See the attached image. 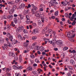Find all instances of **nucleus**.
I'll list each match as a JSON object with an SVG mask.
<instances>
[{"instance_id":"nucleus-1","label":"nucleus","mask_w":76,"mask_h":76,"mask_svg":"<svg viewBox=\"0 0 76 76\" xmlns=\"http://www.w3.org/2000/svg\"><path fill=\"white\" fill-rule=\"evenodd\" d=\"M36 16H39L40 18H41V16H43V17H42L41 18V20L42 22L44 23V20H45V16L44 15H39V13H37L36 14Z\"/></svg>"},{"instance_id":"nucleus-2","label":"nucleus","mask_w":76,"mask_h":76,"mask_svg":"<svg viewBox=\"0 0 76 76\" xmlns=\"http://www.w3.org/2000/svg\"><path fill=\"white\" fill-rule=\"evenodd\" d=\"M23 28V27L22 26L18 27L16 29V32L17 33H19V32H21Z\"/></svg>"},{"instance_id":"nucleus-3","label":"nucleus","mask_w":76,"mask_h":76,"mask_svg":"<svg viewBox=\"0 0 76 76\" xmlns=\"http://www.w3.org/2000/svg\"><path fill=\"white\" fill-rule=\"evenodd\" d=\"M66 37H68V38H74L75 37V34H72L71 36L70 35V33L67 32L66 33Z\"/></svg>"},{"instance_id":"nucleus-4","label":"nucleus","mask_w":76,"mask_h":76,"mask_svg":"<svg viewBox=\"0 0 76 76\" xmlns=\"http://www.w3.org/2000/svg\"><path fill=\"white\" fill-rule=\"evenodd\" d=\"M25 7V4L24 3H22L19 7V9H24V7Z\"/></svg>"},{"instance_id":"nucleus-5","label":"nucleus","mask_w":76,"mask_h":76,"mask_svg":"<svg viewBox=\"0 0 76 76\" xmlns=\"http://www.w3.org/2000/svg\"><path fill=\"white\" fill-rule=\"evenodd\" d=\"M7 3L8 4H10L11 5H12V6H13V5L15 4V2L14 1H8L7 2Z\"/></svg>"},{"instance_id":"nucleus-6","label":"nucleus","mask_w":76,"mask_h":76,"mask_svg":"<svg viewBox=\"0 0 76 76\" xmlns=\"http://www.w3.org/2000/svg\"><path fill=\"white\" fill-rule=\"evenodd\" d=\"M47 29H48L47 27H45L42 30V32L43 34H45V33H47L48 31H47Z\"/></svg>"},{"instance_id":"nucleus-7","label":"nucleus","mask_w":76,"mask_h":76,"mask_svg":"<svg viewBox=\"0 0 76 76\" xmlns=\"http://www.w3.org/2000/svg\"><path fill=\"white\" fill-rule=\"evenodd\" d=\"M38 30L37 29H34L33 31V33L34 34H36L37 33H38Z\"/></svg>"},{"instance_id":"nucleus-8","label":"nucleus","mask_w":76,"mask_h":76,"mask_svg":"<svg viewBox=\"0 0 76 76\" xmlns=\"http://www.w3.org/2000/svg\"><path fill=\"white\" fill-rule=\"evenodd\" d=\"M31 7L33 8L32 9H33L34 10H37L38 9V7H37V6H34V4H31Z\"/></svg>"},{"instance_id":"nucleus-9","label":"nucleus","mask_w":76,"mask_h":76,"mask_svg":"<svg viewBox=\"0 0 76 76\" xmlns=\"http://www.w3.org/2000/svg\"><path fill=\"white\" fill-rule=\"evenodd\" d=\"M56 43L58 45H61L62 44V41L61 40H59L56 41Z\"/></svg>"},{"instance_id":"nucleus-10","label":"nucleus","mask_w":76,"mask_h":76,"mask_svg":"<svg viewBox=\"0 0 76 76\" xmlns=\"http://www.w3.org/2000/svg\"><path fill=\"white\" fill-rule=\"evenodd\" d=\"M48 32L49 34H51V35H52L53 34V30L51 29H49L48 30Z\"/></svg>"},{"instance_id":"nucleus-11","label":"nucleus","mask_w":76,"mask_h":76,"mask_svg":"<svg viewBox=\"0 0 76 76\" xmlns=\"http://www.w3.org/2000/svg\"><path fill=\"white\" fill-rule=\"evenodd\" d=\"M14 12H15V11L12 9L9 11L8 12L9 13H10V14H12Z\"/></svg>"},{"instance_id":"nucleus-12","label":"nucleus","mask_w":76,"mask_h":76,"mask_svg":"<svg viewBox=\"0 0 76 76\" xmlns=\"http://www.w3.org/2000/svg\"><path fill=\"white\" fill-rule=\"evenodd\" d=\"M36 12H37V11L35 10H34L33 9H31V12L33 14H35L36 13Z\"/></svg>"},{"instance_id":"nucleus-13","label":"nucleus","mask_w":76,"mask_h":76,"mask_svg":"<svg viewBox=\"0 0 76 76\" xmlns=\"http://www.w3.org/2000/svg\"><path fill=\"white\" fill-rule=\"evenodd\" d=\"M7 45L9 47H12V44L11 43H10L9 42H7Z\"/></svg>"},{"instance_id":"nucleus-14","label":"nucleus","mask_w":76,"mask_h":76,"mask_svg":"<svg viewBox=\"0 0 76 76\" xmlns=\"http://www.w3.org/2000/svg\"><path fill=\"white\" fill-rule=\"evenodd\" d=\"M26 70L27 71H29V70H32V67L31 66H29L26 69Z\"/></svg>"},{"instance_id":"nucleus-15","label":"nucleus","mask_w":76,"mask_h":76,"mask_svg":"<svg viewBox=\"0 0 76 76\" xmlns=\"http://www.w3.org/2000/svg\"><path fill=\"white\" fill-rule=\"evenodd\" d=\"M45 41V44H46L47 43V42H48V41H50V40L48 39H43Z\"/></svg>"},{"instance_id":"nucleus-16","label":"nucleus","mask_w":76,"mask_h":76,"mask_svg":"<svg viewBox=\"0 0 76 76\" xmlns=\"http://www.w3.org/2000/svg\"><path fill=\"white\" fill-rule=\"evenodd\" d=\"M30 19L26 20V23L27 24H29V23H30Z\"/></svg>"},{"instance_id":"nucleus-17","label":"nucleus","mask_w":76,"mask_h":76,"mask_svg":"<svg viewBox=\"0 0 76 76\" xmlns=\"http://www.w3.org/2000/svg\"><path fill=\"white\" fill-rule=\"evenodd\" d=\"M9 56H12V57H15V54L12 52H10L9 53Z\"/></svg>"},{"instance_id":"nucleus-18","label":"nucleus","mask_w":76,"mask_h":76,"mask_svg":"<svg viewBox=\"0 0 76 76\" xmlns=\"http://www.w3.org/2000/svg\"><path fill=\"white\" fill-rule=\"evenodd\" d=\"M29 44L27 42H25L24 43V45L25 47L26 48L28 46Z\"/></svg>"},{"instance_id":"nucleus-19","label":"nucleus","mask_w":76,"mask_h":76,"mask_svg":"<svg viewBox=\"0 0 76 76\" xmlns=\"http://www.w3.org/2000/svg\"><path fill=\"white\" fill-rule=\"evenodd\" d=\"M55 16H57L58 15V11H56L54 13Z\"/></svg>"},{"instance_id":"nucleus-20","label":"nucleus","mask_w":76,"mask_h":76,"mask_svg":"<svg viewBox=\"0 0 76 76\" xmlns=\"http://www.w3.org/2000/svg\"><path fill=\"white\" fill-rule=\"evenodd\" d=\"M65 16L66 18H70V16H69V15L67 14V13H65Z\"/></svg>"},{"instance_id":"nucleus-21","label":"nucleus","mask_w":76,"mask_h":76,"mask_svg":"<svg viewBox=\"0 0 76 76\" xmlns=\"http://www.w3.org/2000/svg\"><path fill=\"white\" fill-rule=\"evenodd\" d=\"M23 31L24 34H27L28 33V31L25 29H23Z\"/></svg>"},{"instance_id":"nucleus-22","label":"nucleus","mask_w":76,"mask_h":76,"mask_svg":"<svg viewBox=\"0 0 76 76\" xmlns=\"http://www.w3.org/2000/svg\"><path fill=\"white\" fill-rule=\"evenodd\" d=\"M14 22L15 23H17L18 20H17V18H14Z\"/></svg>"},{"instance_id":"nucleus-23","label":"nucleus","mask_w":76,"mask_h":76,"mask_svg":"<svg viewBox=\"0 0 76 76\" xmlns=\"http://www.w3.org/2000/svg\"><path fill=\"white\" fill-rule=\"evenodd\" d=\"M69 40L71 42H74L75 41V39L73 38H69Z\"/></svg>"},{"instance_id":"nucleus-24","label":"nucleus","mask_w":76,"mask_h":76,"mask_svg":"<svg viewBox=\"0 0 76 76\" xmlns=\"http://www.w3.org/2000/svg\"><path fill=\"white\" fill-rule=\"evenodd\" d=\"M35 44L33 43L32 45L31 46V50H33V49L34 48V47H35Z\"/></svg>"},{"instance_id":"nucleus-25","label":"nucleus","mask_w":76,"mask_h":76,"mask_svg":"<svg viewBox=\"0 0 76 76\" xmlns=\"http://www.w3.org/2000/svg\"><path fill=\"white\" fill-rule=\"evenodd\" d=\"M16 6L15 5H14L13 7H12V9L14 11L16 10Z\"/></svg>"},{"instance_id":"nucleus-26","label":"nucleus","mask_w":76,"mask_h":76,"mask_svg":"<svg viewBox=\"0 0 76 76\" xmlns=\"http://www.w3.org/2000/svg\"><path fill=\"white\" fill-rule=\"evenodd\" d=\"M19 61L21 62L22 61V56L21 55H20L19 56Z\"/></svg>"},{"instance_id":"nucleus-27","label":"nucleus","mask_w":76,"mask_h":76,"mask_svg":"<svg viewBox=\"0 0 76 76\" xmlns=\"http://www.w3.org/2000/svg\"><path fill=\"white\" fill-rule=\"evenodd\" d=\"M2 18L3 19H7V16L6 15H4L3 16Z\"/></svg>"},{"instance_id":"nucleus-28","label":"nucleus","mask_w":76,"mask_h":76,"mask_svg":"<svg viewBox=\"0 0 76 76\" xmlns=\"http://www.w3.org/2000/svg\"><path fill=\"white\" fill-rule=\"evenodd\" d=\"M11 9L10 8V7L9 6H7L5 8V10H10V9Z\"/></svg>"},{"instance_id":"nucleus-29","label":"nucleus","mask_w":76,"mask_h":76,"mask_svg":"<svg viewBox=\"0 0 76 76\" xmlns=\"http://www.w3.org/2000/svg\"><path fill=\"white\" fill-rule=\"evenodd\" d=\"M26 20L30 19V17H29V16L28 15H26Z\"/></svg>"},{"instance_id":"nucleus-30","label":"nucleus","mask_w":76,"mask_h":76,"mask_svg":"<svg viewBox=\"0 0 76 76\" xmlns=\"http://www.w3.org/2000/svg\"><path fill=\"white\" fill-rule=\"evenodd\" d=\"M69 3V2H67L66 1H64V6H66L67 4Z\"/></svg>"},{"instance_id":"nucleus-31","label":"nucleus","mask_w":76,"mask_h":76,"mask_svg":"<svg viewBox=\"0 0 76 76\" xmlns=\"http://www.w3.org/2000/svg\"><path fill=\"white\" fill-rule=\"evenodd\" d=\"M53 5L58 4V3L56 1H53Z\"/></svg>"},{"instance_id":"nucleus-32","label":"nucleus","mask_w":76,"mask_h":76,"mask_svg":"<svg viewBox=\"0 0 76 76\" xmlns=\"http://www.w3.org/2000/svg\"><path fill=\"white\" fill-rule=\"evenodd\" d=\"M70 63L72 64H75V62L72 59H71L70 60Z\"/></svg>"},{"instance_id":"nucleus-33","label":"nucleus","mask_w":76,"mask_h":76,"mask_svg":"<svg viewBox=\"0 0 76 76\" xmlns=\"http://www.w3.org/2000/svg\"><path fill=\"white\" fill-rule=\"evenodd\" d=\"M9 18L11 19H13V16L12 15H10L9 16Z\"/></svg>"},{"instance_id":"nucleus-34","label":"nucleus","mask_w":76,"mask_h":76,"mask_svg":"<svg viewBox=\"0 0 76 76\" xmlns=\"http://www.w3.org/2000/svg\"><path fill=\"white\" fill-rule=\"evenodd\" d=\"M13 68L14 69H18V66H13Z\"/></svg>"},{"instance_id":"nucleus-35","label":"nucleus","mask_w":76,"mask_h":76,"mask_svg":"<svg viewBox=\"0 0 76 76\" xmlns=\"http://www.w3.org/2000/svg\"><path fill=\"white\" fill-rule=\"evenodd\" d=\"M36 48L37 49V50H40V47H39V46H36Z\"/></svg>"},{"instance_id":"nucleus-36","label":"nucleus","mask_w":76,"mask_h":76,"mask_svg":"<svg viewBox=\"0 0 76 76\" xmlns=\"http://www.w3.org/2000/svg\"><path fill=\"white\" fill-rule=\"evenodd\" d=\"M13 42L14 44H17L18 42V41L16 40H14Z\"/></svg>"},{"instance_id":"nucleus-37","label":"nucleus","mask_w":76,"mask_h":76,"mask_svg":"<svg viewBox=\"0 0 76 76\" xmlns=\"http://www.w3.org/2000/svg\"><path fill=\"white\" fill-rule=\"evenodd\" d=\"M17 22H18V23H21V20H20L19 18H18V21Z\"/></svg>"},{"instance_id":"nucleus-38","label":"nucleus","mask_w":76,"mask_h":76,"mask_svg":"<svg viewBox=\"0 0 76 76\" xmlns=\"http://www.w3.org/2000/svg\"><path fill=\"white\" fill-rule=\"evenodd\" d=\"M53 1H50L51 3L49 4V6H50V7H51V6L53 5V2L52 3Z\"/></svg>"},{"instance_id":"nucleus-39","label":"nucleus","mask_w":76,"mask_h":76,"mask_svg":"<svg viewBox=\"0 0 76 76\" xmlns=\"http://www.w3.org/2000/svg\"><path fill=\"white\" fill-rule=\"evenodd\" d=\"M76 11L74 12V14H72V16L74 17V18H75L76 17Z\"/></svg>"},{"instance_id":"nucleus-40","label":"nucleus","mask_w":76,"mask_h":76,"mask_svg":"<svg viewBox=\"0 0 76 76\" xmlns=\"http://www.w3.org/2000/svg\"><path fill=\"white\" fill-rule=\"evenodd\" d=\"M41 20H39L38 21V24L39 25H41Z\"/></svg>"},{"instance_id":"nucleus-41","label":"nucleus","mask_w":76,"mask_h":76,"mask_svg":"<svg viewBox=\"0 0 76 76\" xmlns=\"http://www.w3.org/2000/svg\"><path fill=\"white\" fill-rule=\"evenodd\" d=\"M11 26H13V27H15V25L14 24V23L13 22H12L11 24Z\"/></svg>"},{"instance_id":"nucleus-42","label":"nucleus","mask_w":76,"mask_h":76,"mask_svg":"<svg viewBox=\"0 0 76 76\" xmlns=\"http://www.w3.org/2000/svg\"><path fill=\"white\" fill-rule=\"evenodd\" d=\"M6 76H11V75H10V73H8L5 74V75Z\"/></svg>"},{"instance_id":"nucleus-43","label":"nucleus","mask_w":76,"mask_h":76,"mask_svg":"<svg viewBox=\"0 0 76 76\" xmlns=\"http://www.w3.org/2000/svg\"><path fill=\"white\" fill-rule=\"evenodd\" d=\"M35 61L36 63H39V61L38 60V59L37 58H36L35 59Z\"/></svg>"},{"instance_id":"nucleus-44","label":"nucleus","mask_w":76,"mask_h":76,"mask_svg":"<svg viewBox=\"0 0 76 76\" xmlns=\"http://www.w3.org/2000/svg\"><path fill=\"white\" fill-rule=\"evenodd\" d=\"M32 58H35V56L33 55V54H32L31 56H30Z\"/></svg>"},{"instance_id":"nucleus-45","label":"nucleus","mask_w":76,"mask_h":76,"mask_svg":"<svg viewBox=\"0 0 76 76\" xmlns=\"http://www.w3.org/2000/svg\"><path fill=\"white\" fill-rule=\"evenodd\" d=\"M17 37L18 38H22V36H21V35L20 34L18 35Z\"/></svg>"},{"instance_id":"nucleus-46","label":"nucleus","mask_w":76,"mask_h":76,"mask_svg":"<svg viewBox=\"0 0 76 76\" xmlns=\"http://www.w3.org/2000/svg\"><path fill=\"white\" fill-rule=\"evenodd\" d=\"M4 42V40L3 39H2L1 40V41H0V43L1 44H3Z\"/></svg>"},{"instance_id":"nucleus-47","label":"nucleus","mask_w":76,"mask_h":76,"mask_svg":"<svg viewBox=\"0 0 76 76\" xmlns=\"http://www.w3.org/2000/svg\"><path fill=\"white\" fill-rule=\"evenodd\" d=\"M7 71H8V72H9L10 70H11V68L9 67L7 69Z\"/></svg>"},{"instance_id":"nucleus-48","label":"nucleus","mask_w":76,"mask_h":76,"mask_svg":"<svg viewBox=\"0 0 76 76\" xmlns=\"http://www.w3.org/2000/svg\"><path fill=\"white\" fill-rule=\"evenodd\" d=\"M51 18L53 19H55V18H56V17L52 15L51 16Z\"/></svg>"},{"instance_id":"nucleus-49","label":"nucleus","mask_w":76,"mask_h":76,"mask_svg":"<svg viewBox=\"0 0 76 76\" xmlns=\"http://www.w3.org/2000/svg\"><path fill=\"white\" fill-rule=\"evenodd\" d=\"M31 7V4H28V6L27 7V9H29V8H30Z\"/></svg>"},{"instance_id":"nucleus-50","label":"nucleus","mask_w":76,"mask_h":76,"mask_svg":"<svg viewBox=\"0 0 76 76\" xmlns=\"http://www.w3.org/2000/svg\"><path fill=\"white\" fill-rule=\"evenodd\" d=\"M22 0H15V3H18L19 1H21Z\"/></svg>"},{"instance_id":"nucleus-51","label":"nucleus","mask_w":76,"mask_h":76,"mask_svg":"<svg viewBox=\"0 0 76 76\" xmlns=\"http://www.w3.org/2000/svg\"><path fill=\"white\" fill-rule=\"evenodd\" d=\"M19 16H20V19H21V20H22V19H23V17H22V15H21L20 14V15H19Z\"/></svg>"},{"instance_id":"nucleus-52","label":"nucleus","mask_w":76,"mask_h":76,"mask_svg":"<svg viewBox=\"0 0 76 76\" xmlns=\"http://www.w3.org/2000/svg\"><path fill=\"white\" fill-rule=\"evenodd\" d=\"M15 60H18V59H19V58H18V57L16 56L14 58Z\"/></svg>"},{"instance_id":"nucleus-53","label":"nucleus","mask_w":76,"mask_h":76,"mask_svg":"<svg viewBox=\"0 0 76 76\" xmlns=\"http://www.w3.org/2000/svg\"><path fill=\"white\" fill-rule=\"evenodd\" d=\"M32 25L34 26H37V24L35 23H33Z\"/></svg>"},{"instance_id":"nucleus-54","label":"nucleus","mask_w":76,"mask_h":76,"mask_svg":"<svg viewBox=\"0 0 76 76\" xmlns=\"http://www.w3.org/2000/svg\"><path fill=\"white\" fill-rule=\"evenodd\" d=\"M68 68L70 69L71 70H72L73 69V68L71 66H68Z\"/></svg>"},{"instance_id":"nucleus-55","label":"nucleus","mask_w":76,"mask_h":76,"mask_svg":"<svg viewBox=\"0 0 76 76\" xmlns=\"http://www.w3.org/2000/svg\"><path fill=\"white\" fill-rule=\"evenodd\" d=\"M4 46L5 48H6V47H7V46H8V45H7V44H5L4 45Z\"/></svg>"},{"instance_id":"nucleus-56","label":"nucleus","mask_w":76,"mask_h":76,"mask_svg":"<svg viewBox=\"0 0 76 76\" xmlns=\"http://www.w3.org/2000/svg\"><path fill=\"white\" fill-rule=\"evenodd\" d=\"M15 75L17 76H20V74L19 73H16Z\"/></svg>"},{"instance_id":"nucleus-57","label":"nucleus","mask_w":76,"mask_h":76,"mask_svg":"<svg viewBox=\"0 0 76 76\" xmlns=\"http://www.w3.org/2000/svg\"><path fill=\"white\" fill-rule=\"evenodd\" d=\"M7 36L8 37H10V33H8L7 34Z\"/></svg>"},{"instance_id":"nucleus-58","label":"nucleus","mask_w":76,"mask_h":76,"mask_svg":"<svg viewBox=\"0 0 76 76\" xmlns=\"http://www.w3.org/2000/svg\"><path fill=\"white\" fill-rule=\"evenodd\" d=\"M24 37L25 38H28V35H24Z\"/></svg>"},{"instance_id":"nucleus-59","label":"nucleus","mask_w":76,"mask_h":76,"mask_svg":"<svg viewBox=\"0 0 76 76\" xmlns=\"http://www.w3.org/2000/svg\"><path fill=\"white\" fill-rule=\"evenodd\" d=\"M67 75L68 76H71V74L70 72L68 73Z\"/></svg>"},{"instance_id":"nucleus-60","label":"nucleus","mask_w":76,"mask_h":76,"mask_svg":"<svg viewBox=\"0 0 76 76\" xmlns=\"http://www.w3.org/2000/svg\"><path fill=\"white\" fill-rule=\"evenodd\" d=\"M72 52V53H74V54H75V53H76V51H75V50H73Z\"/></svg>"},{"instance_id":"nucleus-61","label":"nucleus","mask_w":76,"mask_h":76,"mask_svg":"<svg viewBox=\"0 0 76 76\" xmlns=\"http://www.w3.org/2000/svg\"><path fill=\"white\" fill-rule=\"evenodd\" d=\"M53 36H54V37H56V33L55 32H53Z\"/></svg>"},{"instance_id":"nucleus-62","label":"nucleus","mask_w":76,"mask_h":76,"mask_svg":"<svg viewBox=\"0 0 76 76\" xmlns=\"http://www.w3.org/2000/svg\"><path fill=\"white\" fill-rule=\"evenodd\" d=\"M18 68L19 69H22V66H20L18 67Z\"/></svg>"},{"instance_id":"nucleus-63","label":"nucleus","mask_w":76,"mask_h":76,"mask_svg":"<svg viewBox=\"0 0 76 76\" xmlns=\"http://www.w3.org/2000/svg\"><path fill=\"white\" fill-rule=\"evenodd\" d=\"M60 24L61 25V26L63 25V22L62 21H61L60 22Z\"/></svg>"},{"instance_id":"nucleus-64","label":"nucleus","mask_w":76,"mask_h":76,"mask_svg":"<svg viewBox=\"0 0 76 76\" xmlns=\"http://www.w3.org/2000/svg\"><path fill=\"white\" fill-rule=\"evenodd\" d=\"M70 33L71 34H74V31H71Z\"/></svg>"}]
</instances>
